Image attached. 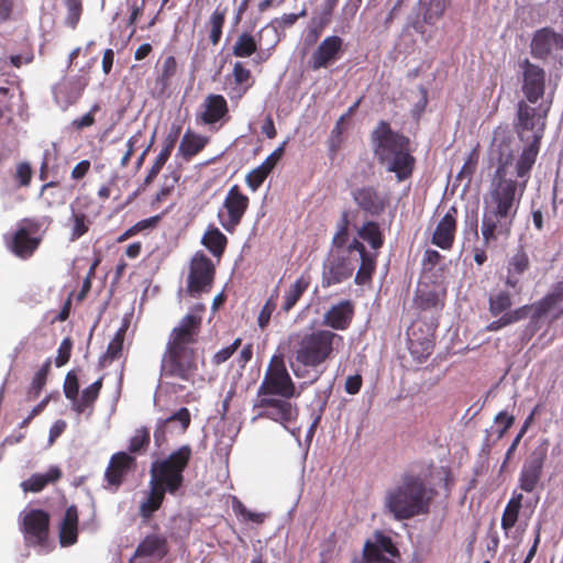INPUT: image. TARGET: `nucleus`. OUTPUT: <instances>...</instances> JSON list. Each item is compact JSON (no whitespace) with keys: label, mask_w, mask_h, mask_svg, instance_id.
<instances>
[{"label":"nucleus","mask_w":563,"mask_h":563,"mask_svg":"<svg viewBox=\"0 0 563 563\" xmlns=\"http://www.w3.org/2000/svg\"><path fill=\"white\" fill-rule=\"evenodd\" d=\"M343 52V40L338 35L327 36L312 53L308 67L316 71L327 68L340 58Z\"/></svg>","instance_id":"a211bd4d"},{"label":"nucleus","mask_w":563,"mask_h":563,"mask_svg":"<svg viewBox=\"0 0 563 563\" xmlns=\"http://www.w3.org/2000/svg\"><path fill=\"white\" fill-rule=\"evenodd\" d=\"M234 82L239 86V97H242L252 87V74L241 62H236L233 66Z\"/></svg>","instance_id":"8fccbe9b"},{"label":"nucleus","mask_w":563,"mask_h":563,"mask_svg":"<svg viewBox=\"0 0 563 563\" xmlns=\"http://www.w3.org/2000/svg\"><path fill=\"white\" fill-rule=\"evenodd\" d=\"M169 157L162 153L157 155L156 159L154 161L144 179L143 188L151 185L154 181V179L157 177V175L159 174V172L162 170V168L164 167Z\"/></svg>","instance_id":"e2e57ef3"},{"label":"nucleus","mask_w":563,"mask_h":563,"mask_svg":"<svg viewBox=\"0 0 563 563\" xmlns=\"http://www.w3.org/2000/svg\"><path fill=\"white\" fill-rule=\"evenodd\" d=\"M478 161H479V150H478V146H476L468 153V155L457 175V179H460V180L467 179V181H471L473 175L476 172Z\"/></svg>","instance_id":"3c124183"},{"label":"nucleus","mask_w":563,"mask_h":563,"mask_svg":"<svg viewBox=\"0 0 563 563\" xmlns=\"http://www.w3.org/2000/svg\"><path fill=\"white\" fill-rule=\"evenodd\" d=\"M371 145L379 165L394 173L397 181L409 179L416 167L410 139L382 120L371 133Z\"/></svg>","instance_id":"20e7f679"},{"label":"nucleus","mask_w":563,"mask_h":563,"mask_svg":"<svg viewBox=\"0 0 563 563\" xmlns=\"http://www.w3.org/2000/svg\"><path fill=\"white\" fill-rule=\"evenodd\" d=\"M354 264L350 257L330 256L323 265L322 287L341 284L349 279L354 272Z\"/></svg>","instance_id":"6ab92c4d"},{"label":"nucleus","mask_w":563,"mask_h":563,"mask_svg":"<svg viewBox=\"0 0 563 563\" xmlns=\"http://www.w3.org/2000/svg\"><path fill=\"white\" fill-rule=\"evenodd\" d=\"M276 396L292 398L297 396L295 384L282 357L274 356L257 389V397Z\"/></svg>","instance_id":"1a4fd4ad"},{"label":"nucleus","mask_w":563,"mask_h":563,"mask_svg":"<svg viewBox=\"0 0 563 563\" xmlns=\"http://www.w3.org/2000/svg\"><path fill=\"white\" fill-rule=\"evenodd\" d=\"M198 313H187L181 318L168 338L166 350L161 361V378H179L194 383L198 373V353L195 345L198 343L201 330L205 306L198 303L194 307Z\"/></svg>","instance_id":"f03ea898"},{"label":"nucleus","mask_w":563,"mask_h":563,"mask_svg":"<svg viewBox=\"0 0 563 563\" xmlns=\"http://www.w3.org/2000/svg\"><path fill=\"white\" fill-rule=\"evenodd\" d=\"M256 51L257 42L250 32L241 33L232 47V54L239 58L251 57Z\"/></svg>","instance_id":"c03bdc74"},{"label":"nucleus","mask_w":563,"mask_h":563,"mask_svg":"<svg viewBox=\"0 0 563 563\" xmlns=\"http://www.w3.org/2000/svg\"><path fill=\"white\" fill-rule=\"evenodd\" d=\"M249 206L250 198L242 192L239 185H233L229 189L223 200L222 209L218 213V219L222 228L229 233H234L245 216Z\"/></svg>","instance_id":"4468645a"},{"label":"nucleus","mask_w":563,"mask_h":563,"mask_svg":"<svg viewBox=\"0 0 563 563\" xmlns=\"http://www.w3.org/2000/svg\"><path fill=\"white\" fill-rule=\"evenodd\" d=\"M289 399L276 396L257 397L254 402V409L258 410L257 418L273 420L287 429L288 423L296 421L299 416L297 405Z\"/></svg>","instance_id":"f8f14e48"},{"label":"nucleus","mask_w":563,"mask_h":563,"mask_svg":"<svg viewBox=\"0 0 563 563\" xmlns=\"http://www.w3.org/2000/svg\"><path fill=\"white\" fill-rule=\"evenodd\" d=\"M100 111V106L98 103H95L88 113L84 114L80 118H76L71 122V126L78 131L84 130L86 128H89L95 124V113Z\"/></svg>","instance_id":"680f3d73"},{"label":"nucleus","mask_w":563,"mask_h":563,"mask_svg":"<svg viewBox=\"0 0 563 563\" xmlns=\"http://www.w3.org/2000/svg\"><path fill=\"white\" fill-rule=\"evenodd\" d=\"M135 464V459L126 452L114 453L104 472V479L111 486L119 487Z\"/></svg>","instance_id":"bb28decb"},{"label":"nucleus","mask_w":563,"mask_h":563,"mask_svg":"<svg viewBox=\"0 0 563 563\" xmlns=\"http://www.w3.org/2000/svg\"><path fill=\"white\" fill-rule=\"evenodd\" d=\"M269 173L262 165L249 172L245 176V183L252 191H256L268 177Z\"/></svg>","instance_id":"6e6d98bb"},{"label":"nucleus","mask_w":563,"mask_h":563,"mask_svg":"<svg viewBox=\"0 0 563 563\" xmlns=\"http://www.w3.org/2000/svg\"><path fill=\"white\" fill-rule=\"evenodd\" d=\"M49 369H51V360H46L44 362V364L41 366V368L35 373V375L32 379L31 386L26 393L27 400H34L40 396L42 389L44 388V386L46 384Z\"/></svg>","instance_id":"de8ad7c7"},{"label":"nucleus","mask_w":563,"mask_h":563,"mask_svg":"<svg viewBox=\"0 0 563 563\" xmlns=\"http://www.w3.org/2000/svg\"><path fill=\"white\" fill-rule=\"evenodd\" d=\"M523 495L521 493H514L511 498L508 500L503 516H501V529L506 534L518 521L519 512L522 507Z\"/></svg>","instance_id":"4c0bfd02"},{"label":"nucleus","mask_w":563,"mask_h":563,"mask_svg":"<svg viewBox=\"0 0 563 563\" xmlns=\"http://www.w3.org/2000/svg\"><path fill=\"white\" fill-rule=\"evenodd\" d=\"M445 291H439L438 286L419 284L415 294L413 303L420 311L440 312L444 307Z\"/></svg>","instance_id":"b1692460"},{"label":"nucleus","mask_w":563,"mask_h":563,"mask_svg":"<svg viewBox=\"0 0 563 563\" xmlns=\"http://www.w3.org/2000/svg\"><path fill=\"white\" fill-rule=\"evenodd\" d=\"M352 197L361 210L372 216H378L385 210L386 199L373 186H363L355 189Z\"/></svg>","instance_id":"c85d7f7f"},{"label":"nucleus","mask_w":563,"mask_h":563,"mask_svg":"<svg viewBox=\"0 0 563 563\" xmlns=\"http://www.w3.org/2000/svg\"><path fill=\"white\" fill-rule=\"evenodd\" d=\"M241 344H242V339L236 338L232 344H230L225 347H222L217 353H214L211 358V363L216 366L223 364L238 351V349L241 346Z\"/></svg>","instance_id":"4d7b16f0"},{"label":"nucleus","mask_w":563,"mask_h":563,"mask_svg":"<svg viewBox=\"0 0 563 563\" xmlns=\"http://www.w3.org/2000/svg\"><path fill=\"white\" fill-rule=\"evenodd\" d=\"M494 422L496 424H499L501 426L498 430H497V438L498 439H501L505 433L507 432V430L509 428H511V426L514 424L515 422V416L512 415H509L507 411L503 410V411H499L495 418H494Z\"/></svg>","instance_id":"0e129e2a"},{"label":"nucleus","mask_w":563,"mask_h":563,"mask_svg":"<svg viewBox=\"0 0 563 563\" xmlns=\"http://www.w3.org/2000/svg\"><path fill=\"white\" fill-rule=\"evenodd\" d=\"M457 209L455 207H451L448 212L442 217V219L438 222L435 230L432 234L431 242L435 246L449 251L452 249L456 229H457Z\"/></svg>","instance_id":"4be33fe9"},{"label":"nucleus","mask_w":563,"mask_h":563,"mask_svg":"<svg viewBox=\"0 0 563 563\" xmlns=\"http://www.w3.org/2000/svg\"><path fill=\"white\" fill-rule=\"evenodd\" d=\"M216 277V266L202 252H197L189 263L186 291L190 297L198 298L211 291Z\"/></svg>","instance_id":"9d476101"},{"label":"nucleus","mask_w":563,"mask_h":563,"mask_svg":"<svg viewBox=\"0 0 563 563\" xmlns=\"http://www.w3.org/2000/svg\"><path fill=\"white\" fill-rule=\"evenodd\" d=\"M62 476L63 473L58 466H51L44 474H32L26 481L21 483V487L24 492L40 493L47 485L58 482Z\"/></svg>","instance_id":"f704fd0d"},{"label":"nucleus","mask_w":563,"mask_h":563,"mask_svg":"<svg viewBox=\"0 0 563 563\" xmlns=\"http://www.w3.org/2000/svg\"><path fill=\"white\" fill-rule=\"evenodd\" d=\"M233 509L236 515L242 516L246 521H252L255 523H262L265 519L264 514L253 512L249 510L241 501L236 500L233 506Z\"/></svg>","instance_id":"69168bd1"},{"label":"nucleus","mask_w":563,"mask_h":563,"mask_svg":"<svg viewBox=\"0 0 563 563\" xmlns=\"http://www.w3.org/2000/svg\"><path fill=\"white\" fill-rule=\"evenodd\" d=\"M85 87H86V82H81L80 80L69 82L68 85H66L64 87L65 95H66V103L68 106L76 103L80 99V97L85 90Z\"/></svg>","instance_id":"bf43d9fd"},{"label":"nucleus","mask_w":563,"mask_h":563,"mask_svg":"<svg viewBox=\"0 0 563 563\" xmlns=\"http://www.w3.org/2000/svg\"><path fill=\"white\" fill-rule=\"evenodd\" d=\"M164 421L169 424L170 422L178 421L181 426V431H186L190 424L191 417L190 412L186 407L180 408Z\"/></svg>","instance_id":"774afa93"},{"label":"nucleus","mask_w":563,"mask_h":563,"mask_svg":"<svg viewBox=\"0 0 563 563\" xmlns=\"http://www.w3.org/2000/svg\"><path fill=\"white\" fill-rule=\"evenodd\" d=\"M343 338L328 329H317L298 340L292 352L290 368L303 384L312 385L324 372V365L331 361Z\"/></svg>","instance_id":"7ed1b4c3"},{"label":"nucleus","mask_w":563,"mask_h":563,"mask_svg":"<svg viewBox=\"0 0 563 563\" xmlns=\"http://www.w3.org/2000/svg\"><path fill=\"white\" fill-rule=\"evenodd\" d=\"M512 306L511 295L508 290L493 291L488 297V310L493 317H498L510 310Z\"/></svg>","instance_id":"ea45409f"},{"label":"nucleus","mask_w":563,"mask_h":563,"mask_svg":"<svg viewBox=\"0 0 563 563\" xmlns=\"http://www.w3.org/2000/svg\"><path fill=\"white\" fill-rule=\"evenodd\" d=\"M168 552L169 547L166 537L157 533L147 534L136 547L130 563H134L139 558H155L162 560Z\"/></svg>","instance_id":"cd10ccee"},{"label":"nucleus","mask_w":563,"mask_h":563,"mask_svg":"<svg viewBox=\"0 0 563 563\" xmlns=\"http://www.w3.org/2000/svg\"><path fill=\"white\" fill-rule=\"evenodd\" d=\"M33 176L32 167L29 163L22 162L16 165L14 179L21 187H27Z\"/></svg>","instance_id":"052dcab7"},{"label":"nucleus","mask_w":563,"mask_h":563,"mask_svg":"<svg viewBox=\"0 0 563 563\" xmlns=\"http://www.w3.org/2000/svg\"><path fill=\"white\" fill-rule=\"evenodd\" d=\"M547 113L548 110L541 114L539 109L528 106L525 101L517 103L515 129L520 141L528 143L516 164L519 178L528 176L536 163L544 134Z\"/></svg>","instance_id":"423d86ee"},{"label":"nucleus","mask_w":563,"mask_h":563,"mask_svg":"<svg viewBox=\"0 0 563 563\" xmlns=\"http://www.w3.org/2000/svg\"><path fill=\"white\" fill-rule=\"evenodd\" d=\"M358 236L368 242L373 250H378L384 244V236L377 222L367 221L357 231Z\"/></svg>","instance_id":"49530a36"},{"label":"nucleus","mask_w":563,"mask_h":563,"mask_svg":"<svg viewBox=\"0 0 563 563\" xmlns=\"http://www.w3.org/2000/svg\"><path fill=\"white\" fill-rule=\"evenodd\" d=\"M354 317V305L351 300H343L333 305L323 316V324L339 331L346 330Z\"/></svg>","instance_id":"c756f323"},{"label":"nucleus","mask_w":563,"mask_h":563,"mask_svg":"<svg viewBox=\"0 0 563 563\" xmlns=\"http://www.w3.org/2000/svg\"><path fill=\"white\" fill-rule=\"evenodd\" d=\"M92 205L89 197L77 198L70 206L71 213L69 218L70 227V241H77L88 233L92 219L85 212V210Z\"/></svg>","instance_id":"5701e85b"},{"label":"nucleus","mask_w":563,"mask_h":563,"mask_svg":"<svg viewBox=\"0 0 563 563\" xmlns=\"http://www.w3.org/2000/svg\"><path fill=\"white\" fill-rule=\"evenodd\" d=\"M71 347H73V343L69 338H66L62 341V343L58 347V351H57V356L55 358V364L57 367L65 365L69 361L70 354H71Z\"/></svg>","instance_id":"338daca9"},{"label":"nucleus","mask_w":563,"mask_h":563,"mask_svg":"<svg viewBox=\"0 0 563 563\" xmlns=\"http://www.w3.org/2000/svg\"><path fill=\"white\" fill-rule=\"evenodd\" d=\"M78 539V509L75 505L69 506L59 525V543L69 547Z\"/></svg>","instance_id":"473e14b6"},{"label":"nucleus","mask_w":563,"mask_h":563,"mask_svg":"<svg viewBox=\"0 0 563 563\" xmlns=\"http://www.w3.org/2000/svg\"><path fill=\"white\" fill-rule=\"evenodd\" d=\"M202 245L216 257H221L228 245V238L216 227L209 228L202 236Z\"/></svg>","instance_id":"58836bf2"},{"label":"nucleus","mask_w":563,"mask_h":563,"mask_svg":"<svg viewBox=\"0 0 563 563\" xmlns=\"http://www.w3.org/2000/svg\"><path fill=\"white\" fill-rule=\"evenodd\" d=\"M181 133V125L180 124H173L168 134L166 135L164 140V146L159 153L170 157L173 150L176 146V143L180 136Z\"/></svg>","instance_id":"13d9d810"},{"label":"nucleus","mask_w":563,"mask_h":563,"mask_svg":"<svg viewBox=\"0 0 563 563\" xmlns=\"http://www.w3.org/2000/svg\"><path fill=\"white\" fill-rule=\"evenodd\" d=\"M40 199L45 207L53 208L65 203V195L59 187V183L49 181L42 186L40 190Z\"/></svg>","instance_id":"37998d69"},{"label":"nucleus","mask_w":563,"mask_h":563,"mask_svg":"<svg viewBox=\"0 0 563 563\" xmlns=\"http://www.w3.org/2000/svg\"><path fill=\"white\" fill-rule=\"evenodd\" d=\"M227 8L220 5L211 13L207 27L209 30V40L212 45H218L222 37V30L225 23Z\"/></svg>","instance_id":"a19ab883"},{"label":"nucleus","mask_w":563,"mask_h":563,"mask_svg":"<svg viewBox=\"0 0 563 563\" xmlns=\"http://www.w3.org/2000/svg\"><path fill=\"white\" fill-rule=\"evenodd\" d=\"M522 69L521 90L526 97L523 100L529 103H537L545 92V71L540 66L532 64L528 58L520 63Z\"/></svg>","instance_id":"dca6fc26"},{"label":"nucleus","mask_w":563,"mask_h":563,"mask_svg":"<svg viewBox=\"0 0 563 563\" xmlns=\"http://www.w3.org/2000/svg\"><path fill=\"white\" fill-rule=\"evenodd\" d=\"M553 48L563 49V35L551 27H543L534 32L530 44L531 55L538 59H545Z\"/></svg>","instance_id":"412c9836"},{"label":"nucleus","mask_w":563,"mask_h":563,"mask_svg":"<svg viewBox=\"0 0 563 563\" xmlns=\"http://www.w3.org/2000/svg\"><path fill=\"white\" fill-rule=\"evenodd\" d=\"M310 283L311 276L303 273L285 290L280 306L283 312L288 313L297 305L302 295L308 290Z\"/></svg>","instance_id":"72a5a7b5"},{"label":"nucleus","mask_w":563,"mask_h":563,"mask_svg":"<svg viewBox=\"0 0 563 563\" xmlns=\"http://www.w3.org/2000/svg\"><path fill=\"white\" fill-rule=\"evenodd\" d=\"M208 142L209 139L207 136L187 130L180 140L177 156L181 157L185 162H190L206 147Z\"/></svg>","instance_id":"2f4dec72"},{"label":"nucleus","mask_w":563,"mask_h":563,"mask_svg":"<svg viewBox=\"0 0 563 563\" xmlns=\"http://www.w3.org/2000/svg\"><path fill=\"white\" fill-rule=\"evenodd\" d=\"M530 327L537 328L539 320L544 317L552 308H554L544 297L540 300L528 303Z\"/></svg>","instance_id":"603ef678"},{"label":"nucleus","mask_w":563,"mask_h":563,"mask_svg":"<svg viewBox=\"0 0 563 563\" xmlns=\"http://www.w3.org/2000/svg\"><path fill=\"white\" fill-rule=\"evenodd\" d=\"M399 558V550L393 539L382 531H376L372 538L365 541L362 556L354 559L353 563H397L395 560Z\"/></svg>","instance_id":"ddd939ff"},{"label":"nucleus","mask_w":563,"mask_h":563,"mask_svg":"<svg viewBox=\"0 0 563 563\" xmlns=\"http://www.w3.org/2000/svg\"><path fill=\"white\" fill-rule=\"evenodd\" d=\"M547 460V449L539 446L531 452L523 463L519 475V487L526 493L533 492L542 476L543 465Z\"/></svg>","instance_id":"f3484780"},{"label":"nucleus","mask_w":563,"mask_h":563,"mask_svg":"<svg viewBox=\"0 0 563 563\" xmlns=\"http://www.w3.org/2000/svg\"><path fill=\"white\" fill-rule=\"evenodd\" d=\"M422 5L423 22L429 25H434L444 15L450 5V0H426Z\"/></svg>","instance_id":"79ce46f5"},{"label":"nucleus","mask_w":563,"mask_h":563,"mask_svg":"<svg viewBox=\"0 0 563 563\" xmlns=\"http://www.w3.org/2000/svg\"><path fill=\"white\" fill-rule=\"evenodd\" d=\"M510 162L511 155L505 159L499 158V166L496 169L488 196L485 198L482 218V235L485 247L497 241L499 236H509L526 187L525 181L520 194L517 195V181L506 178V167Z\"/></svg>","instance_id":"f257e3e1"},{"label":"nucleus","mask_w":563,"mask_h":563,"mask_svg":"<svg viewBox=\"0 0 563 563\" xmlns=\"http://www.w3.org/2000/svg\"><path fill=\"white\" fill-rule=\"evenodd\" d=\"M278 290L275 289L264 303L257 318V324L261 329H265L271 321L272 314L277 307Z\"/></svg>","instance_id":"864d4df0"},{"label":"nucleus","mask_w":563,"mask_h":563,"mask_svg":"<svg viewBox=\"0 0 563 563\" xmlns=\"http://www.w3.org/2000/svg\"><path fill=\"white\" fill-rule=\"evenodd\" d=\"M150 492L147 497L140 505V516L144 519H150L163 505L165 495L168 494L162 487L153 482L148 483Z\"/></svg>","instance_id":"e433bc0d"},{"label":"nucleus","mask_w":563,"mask_h":563,"mask_svg":"<svg viewBox=\"0 0 563 563\" xmlns=\"http://www.w3.org/2000/svg\"><path fill=\"white\" fill-rule=\"evenodd\" d=\"M67 15L65 24L70 29H76L82 14V0H65Z\"/></svg>","instance_id":"5fc2aeb1"},{"label":"nucleus","mask_w":563,"mask_h":563,"mask_svg":"<svg viewBox=\"0 0 563 563\" xmlns=\"http://www.w3.org/2000/svg\"><path fill=\"white\" fill-rule=\"evenodd\" d=\"M41 223L34 218H24L18 223L15 232L8 240L9 250L22 260L30 258L38 249L42 238L38 235Z\"/></svg>","instance_id":"9b49d317"},{"label":"nucleus","mask_w":563,"mask_h":563,"mask_svg":"<svg viewBox=\"0 0 563 563\" xmlns=\"http://www.w3.org/2000/svg\"><path fill=\"white\" fill-rule=\"evenodd\" d=\"M431 500L424 478L406 471L397 484L386 492L384 508L395 520L404 521L429 514Z\"/></svg>","instance_id":"39448f33"},{"label":"nucleus","mask_w":563,"mask_h":563,"mask_svg":"<svg viewBox=\"0 0 563 563\" xmlns=\"http://www.w3.org/2000/svg\"><path fill=\"white\" fill-rule=\"evenodd\" d=\"M51 516L43 509H31L24 512L21 530L25 542L32 545H43L48 539Z\"/></svg>","instance_id":"2eb2a0df"},{"label":"nucleus","mask_w":563,"mask_h":563,"mask_svg":"<svg viewBox=\"0 0 563 563\" xmlns=\"http://www.w3.org/2000/svg\"><path fill=\"white\" fill-rule=\"evenodd\" d=\"M203 108L205 110L200 114V120L203 124H216L229 117V106L222 95L211 93L207 96L203 102Z\"/></svg>","instance_id":"7c9ffc66"},{"label":"nucleus","mask_w":563,"mask_h":563,"mask_svg":"<svg viewBox=\"0 0 563 563\" xmlns=\"http://www.w3.org/2000/svg\"><path fill=\"white\" fill-rule=\"evenodd\" d=\"M417 325V323H413L408 331L409 351L416 360L423 362L434 350L433 331L438 327V323L432 322L428 325V333L424 336L418 335Z\"/></svg>","instance_id":"a878e982"},{"label":"nucleus","mask_w":563,"mask_h":563,"mask_svg":"<svg viewBox=\"0 0 563 563\" xmlns=\"http://www.w3.org/2000/svg\"><path fill=\"white\" fill-rule=\"evenodd\" d=\"M347 252L350 254L357 252L358 260L361 262L355 274L354 283L358 286L371 284L373 275L376 272L378 254L376 252L373 253L367 251L365 245L356 239L349 244Z\"/></svg>","instance_id":"aec40b11"},{"label":"nucleus","mask_w":563,"mask_h":563,"mask_svg":"<svg viewBox=\"0 0 563 563\" xmlns=\"http://www.w3.org/2000/svg\"><path fill=\"white\" fill-rule=\"evenodd\" d=\"M178 63L175 56L168 55L156 65L155 86L163 93L172 85V79L177 75Z\"/></svg>","instance_id":"c9c22d12"},{"label":"nucleus","mask_w":563,"mask_h":563,"mask_svg":"<svg viewBox=\"0 0 563 563\" xmlns=\"http://www.w3.org/2000/svg\"><path fill=\"white\" fill-rule=\"evenodd\" d=\"M125 332L126 327H121L118 329L112 340L110 341L106 353L100 357V364L102 366H104L106 363H112L121 356Z\"/></svg>","instance_id":"a18cd8bd"},{"label":"nucleus","mask_w":563,"mask_h":563,"mask_svg":"<svg viewBox=\"0 0 563 563\" xmlns=\"http://www.w3.org/2000/svg\"><path fill=\"white\" fill-rule=\"evenodd\" d=\"M151 442L150 428L141 427L135 430L129 442V452L131 454L145 453Z\"/></svg>","instance_id":"09e8293b"},{"label":"nucleus","mask_w":563,"mask_h":563,"mask_svg":"<svg viewBox=\"0 0 563 563\" xmlns=\"http://www.w3.org/2000/svg\"><path fill=\"white\" fill-rule=\"evenodd\" d=\"M530 268V260L522 246H520L507 262V275L505 285L517 294L522 291L520 277Z\"/></svg>","instance_id":"393cba45"},{"label":"nucleus","mask_w":563,"mask_h":563,"mask_svg":"<svg viewBox=\"0 0 563 563\" xmlns=\"http://www.w3.org/2000/svg\"><path fill=\"white\" fill-rule=\"evenodd\" d=\"M102 386L103 377H100L79 394V379L74 371H69L66 374L63 390L65 397L71 404V410L78 416L86 415L89 418L95 411V404L99 398Z\"/></svg>","instance_id":"6e6552de"},{"label":"nucleus","mask_w":563,"mask_h":563,"mask_svg":"<svg viewBox=\"0 0 563 563\" xmlns=\"http://www.w3.org/2000/svg\"><path fill=\"white\" fill-rule=\"evenodd\" d=\"M192 450L188 444L181 445L166 459L152 463L150 481L175 496L184 486V472L191 460Z\"/></svg>","instance_id":"0eeeda50"}]
</instances>
